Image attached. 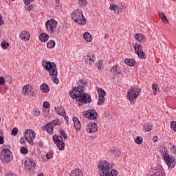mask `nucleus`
<instances>
[{"label":"nucleus","mask_w":176,"mask_h":176,"mask_svg":"<svg viewBox=\"0 0 176 176\" xmlns=\"http://www.w3.org/2000/svg\"><path fill=\"white\" fill-rule=\"evenodd\" d=\"M70 176H83V173L80 169L76 168L71 172Z\"/></svg>","instance_id":"nucleus-21"},{"label":"nucleus","mask_w":176,"mask_h":176,"mask_svg":"<svg viewBox=\"0 0 176 176\" xmlns=\"http://www.w3.org/2000/svg\"><path fill=\"white\" fill-rule=\"evenodd\" d=\"M20 38L22 39V41H24L25 42H28V41H30V38H31V35L30 34V32L25 30H23L21 32Z\"/></svg>","instance_id":"nucleus-16"},{"label":"nucleus","mask_w":176,"mask_h":176,"mask_svg":"<svg viewBox=\"0 0 176 176\" xmlns=\"http://www.w3.org/2000/svg\"><path fill=\"white\" fill-rule=\"evenodd\" d=\"M22 94H23V96L34 97V96H35V92L34 91V89H32V86L26 85L22 88Z\"/></svg>","instance_id":"nucleus-11"},{"label":"nucleus","mask_w":176,"mask_h":176,"mask_svg":"<svg viewBox=\"0 0 176 176\" xmlns=\"http://www.w3.org/2000/svg\"><path fill=\"white\" fill-rule=\"evenodd\" d=\"M21 153H23L24 155L28 153V148H27L26 147H21Z\"/></svg>","instance_id":"nucleus-43"},{"label":"nucleus","mask_w":176,"mask_h":176,"mask_svg":"<svg viewBox=\"0 0 176 176\" xmlns=\"http://www.w3.org/2000/svg\"><path fill=\"white\" fill-rule=\"evenodd\" d=\"M25 166L27 167L28 170H31L32 168H35L36 164H35V161L32 159H29L28 161L25 162Z\"/></svg>","instance_id":"nucleus-17"},{"label":"nucleus","mask_w":176,"mask_h":176,"mask_svg":"<svg viewBox=\"0 0 176 176\" xmlns=\"http://www.w3.org/2000/svg\"><path fill=\"white\" fill-rule=\"evenodd\" d=\"M168 148H170V150L173 152L174 155H176V146H174L171 144V143H169L168 145Z\"/></svg>","instance_id":"nucleus-36"},{"label":"nucleus","mask_w":176,"mask_h":176,"mask_svg":"<svg viewBox=\"0 0 176 176\" xmlns=\"http://www.w3.org/2000/svg\"><path fill=\"white\" fill-rule=\"evenodd\" d=\"M3 148H4V149H3L2 151H6L10 152V145L4 144Z\"/></svg>","instance_id":"nucleus-48"},{"label":"nucleus","mask_w":176,"mask_h":176,"mask_svg":"<svg viewBox=\"0 0 176 176\" xmlns=\"http://www.w3.org/2000/svg\"><path fill=\"white\" fill-rule=\"evenodd\" d=\"M73 122H74V127L77 131H79L80 130L82 125L80 124V121H79V119L78 118L74 116L73 117Z\"/></svg>","instance_id":"nucleus-18"},{"label":"nucleus","mask_w":176,"mask_h":176,"mask_svg":"<svg viewBox=\"0 0 176 176\" xmlns=\"http://www.w3.org/2000/svg\"><path fill=\"white\" fill-rule=\"evenodd\" d=\"M85 87L78 86L73 87L72 90L69 92L72 98L79 101L80 104H90L91 102V96L85 93Z\"/></svg>","instance_id":"nucleus-1"},{"label":"nucleus","mask_w":176,"mask_h":176,"mask_svg":"<svg viewBox=\"0 0 176 176\" xmlns=\"http://www.w3.org/2000/svg\"><path fill=\"white\" fill-rule=\"evenodd\" d=\"M35 132L32 129H27L25 132V138L30 145H34V138H35Z\"/></svg>","instance_id":"nucleus-10"},{"label":"nucleus","mask_w":176,"mask_h":176,"mask_svg":"<svg viewBox=\"0 0 176 176\" xmlns=\"http://www.w3.org/2000/svg\"><path fill=\"white\" fill-rule=\"evenodd\" d=\"M113 74L115 76H118V75H120V72H118V70H116V72H113Z\"/></svg>","instance_id":"nucleus-57"},{"label":"nucleus","mask_w":176,"mask_h":176,"mask_svg":"<svg viewBox=\"0 0 176 176\" xmlns=\"http://www.w3.org/2000/svg\"><path fill=\"white\" fill-rule=\"evenodd\" d=\"M82 115H83L84 118H87V119H89V110H88L87 111H84L82 113Z\"/></svg>","instance_id":"nucleus-49"},{"label":"nucleus","mask_w":176,"mask_h":176,"mask_svg":"<svg viewBox=\"0 0 176 176\" xmlns=\"http://www.w3.org/2000/svg\"><path fill=\"white\" fill-rule=\"evenodd\" d=\"M40 89L41 90V91H43V93H49V91H50V87L47 84L43 83L40 86Z\"/></svg>","instance_id":"nucleus-23"},{"label":"nucleus","mask_w":176,"mask_h":176,"mask_svg":"<svg viewBox=\"0 0 176 176\" xmlns=\"http://www.w3.org/2000/svg\"><path fill=\"white\" fill-rule=\"evenodd\" d=\"M38 176H44V175H43V173H38Z\"/></svg>","instance_id":"nucleus-64"},{"label":"nucleus","mask_w":176,"mask_h":176,"mask_svg":"<svg viewBox=\"0 0 176 176\" xmlns=\"http://www.w3.org/2000/svg\"><path fill=\"white\" fill-rule=\"evenodd\" d=\"M80 83H81V85H78V86H82L83 87H85V86H86L87 85V82L86 81H85V80H81L80 81Z\"/></svg>","instance_id":"nucleus-52"},{"label":"nucleus","mask_w":176,"mask_h":176,"mask_svg":"<svg viewBox=\"0 0 176 176\" xmlns=\"http://www.w3.org/2000/svg\"><path fill=\"white\" fill-rule=\"evenodd\" d=\"M3 140H5V138H3V136H0V145L3 144Z\"/></svg>","instance_id":"nucleus-56"},{"label":"nucleus","mask_w":176,"mask_h":176,"mask_svg":"<svg viewBox=\"0 0 176 176\" xmlns=\"http://www.w3.org/2000/svg\"><path fill=\"white\" fill-rule=\"evenodd\" d=\"M98 168L100 176H118V170L116 169L111 170V168H113V164H111L107 161L99 163Z\"/></svg>","instance_id":"nucleus-2"},{"label":"nucleus","mask_w":176,"mask_h":176,"mask_svg":"<svg viewBox=\"0 0 176 176\" xmlns=\"http://www.w3.org/2000/svg\"><path fill=\"white\" fill-rule=\"evenodd\" d=\"M43 116H44V118H50V114L49 113V111L43 110Z\"/></svg>","instance_id":"nucleus-41"},{"label":"nucleus","mask_w":176,"mask_h":176,"mask_svg":"<svg viewBox=\"0 0 176 176\" xmlns=\"http://www.w3.org/2000/svg\"><path fill=\"white\" fill-rule=\"evenodd\" d=\"M5 21L2 20V16L0 14V25H2V24H4Z\"/></svg>","instance_id":"nucleus-58"},{"label":"nucleus","mask_w":176,"mask_h":176,"mask_svg":"<svg viewBox=\"0 0 176 176\" xmlns=\"http://www.w3.org/2000/svg\"><path fill=\"white\" fill-rule=\"evenodd\" d=\"M64 117H65V119L68 122V120H69L68 116H67V115L65 114V115L64 116Z\"/></svg>","instance_id":"nucleus-62"},{"label":"nucleus","mask_w":176,"mask_h":176,"mask_svg":"<svg viewBox=\"0 0 176 176\" xmlns=\"http://www.w3.org/2000/svg\"><path fill=\"white\" fill-rule=\"evenodd\" d=\"M41 42H47L49 41V35L46 33H41L39 36Z\"/></svg>","instance_id":"nucleus-22"},{"label":"nucleus","mask_w":176,"mask_h":176,"mask_svg":"<svg viewBox=\"0 0 176 176\" xmlns=\"http://www.w3.org/2000/svg\"><path fill=\"white\" fill-rule=\"evenodd\" d=\"M20 142H21V144H24V142H25V141L24 140L23 138H21L20 139Z\"/></svg>","instance_id":"nucleus-60"},{"label":"nucleus","mask_w":176,"mask_h":176,"mask_svg":"<svg viewBox=\"0 0 176 176\" xmlns=\"http://www.w3.org/2000/svg\"><path fill=\"white\" fill-rule=\"evenodd\" d=\"M54 46H56V41H54V40H50L47 43V47H48V49H53Z\"/></svg>","instance_id":"nucleus-31"},{"label":"nucleus","mask_w":176,"mask_h":176,"mask_svg":"<svg viewBox=\"0 0 176 176\" xmlns=\"http://www.w3.org/2000/svg\"><path fill=\"white\" fill-rule=\"evenodd\" d=\"M86 129L87 133H90L91 134L93 133H97V131H98V126L96 122H89L87 125Z\"/></svg>","instance_id":"nucleus-14"},{"label":"nucleus","mask_w":176,"mask_h":176,"mask_svg":"<svg viewBox=\"0 0 176 176\" xmlns=\"http://www.w3.org/2000/svg\"><path fill=\"white\" fill-rule=\"evenodd\" d=\"M53 157V154L52 153H47L46 155V158L47 159H52Z\"/></svg>","instance_id":"nucleus-54"},{"label":"nucleus","mask_w":176,"mask_h":176,"mask_svg":"<svg viewBox=\"0 0 176 176\" xmlns=\"http://www.w3.org/2000/svg\"><path fill=\"white\" fill-rule=\"evenodd\" d=\"M50 124L54 127V126H60V124H61V122L58 120H54L52 122H50Z\"/></svg>","instance_id":"nucleus-34"},{"label":"nucleus","mask_w":176,"mask_h":176,"mask_svg":"<svg viewBox=\"0 0 176 176\" xmlns=\"http://www.w3.org/2000/svg\"><path fill=\"white\" fill-rule=\"evenodd\" d=\"M104 38L107 39V38H109V34H107L104 36Z\"/></svg>","instance_id":"nucleus-63"},{"label":"nucleus","mask_w":176,"mask_h":176,"mask_svg":"<svg viewBox=\"0 0 176 176\" xmlns=\"http://www.w3.org/2000/svg\"><path fill=\"white\" fill-rule=\"evenodd\" d=\"M98 93L99 94V99L97 102V105H102L105 102V96H107V92L101 88L98 89Z\"/></svg>","instance_id":"nucleus-13"},{"label":"nucleus","mask_w":176,"mask_h":176,"mask_svg":"<svg viewBox=\"0 0 176 176\" xmlns=\"http://www.w3.org/2000/svg\"><path fill=\"white\" fill-rule=\"evenodd\" d=\"M71 17L77 24H80V25H85L86 24V18L83 16V12L80 9L73 11Z\"/></svg>","instance_id":"nucleus-4"},{"label":"nucleus","mask_w":176,"mask_h":176,"mask_svg":"<svg viewBox=\"0 0 176 176\" xmlns=\"http://www.w3.org/2000/svg\"><path fill=\"white\" fill-rule=\"evenodd\" d=\"M45 27L49 34H56V28H57V21L54 19L47 21L45 23Z\"/></svg>","instance_id":"nucleus-8"},{"label":"nucleus","mask_w":176,"mask_h":176,"mask_svg":"<svg viewBox=\"0 0 176 176\" xmlns=\"http://www.w3.org/2000/svg\"><path fill=\"white\" fill-rule=\"evenodd\" d=\"M94 61H96V55L94 54L89 53L85 59V64L91 65V64H94Z\"/></svg>","instance_id":"nucleus-15"},{"label":"nucleus","mask_w":176,"mask_h":176,"mask_svg":"<svg viewBox=\"0 0 176 176\" xmlns=\"http://www.w3.org/2000/svg\"><path fill=\"white\" fill-rule=\"evenodd\" d=\"M170 127L173 131H176V122L175 121H172L170 122Z\"/></svg>","instance_id":"nucleus-42"},{"label":"nucleus","mask_w":176,"mask_h":176,"mask_svg":"<svg viewBox=\"0 0 176 176\" xmlns=\"http://www.w3.org/2000/svg\"><path fill=\"white\" fill-rule=\"evenodd\" d=\"M113 153L116 156V157H118V156H119L120 155V151H119V149H118V148H115L113 150Z\"/></svg>","instance_id":"nucleus-44"},{"label":"nucleus","mask_w":176,"mask_h":176,"mask_svg":"<svg viewBox=\"0 0 176 176\" xmlns=\"http://www.w3.org/2000/svg\"><path fill=\"white\" fill-rule=\"evenodd\" d=\"M97 118H98L97 111L94 109H89V120H97Z\"/></svg>","instance_id":"nucleus-19"},{"label":"nucleus","mask_w":176,"mask_h":176,"mask_svg":"<svg viewBox=\"0 0 176 176\" xmlns=\"http://www.w3.org/2000/svg\"><path fill=\"white\" fill-rule=\"evenodd\" d=\"M135 53L139 57V58H142V60L146 58V55L144 50H142V45L140 44H136L134 47Z\"/></svg>","instance_id":"nucleus-12"},{"label":"nucleus","mask_w":176,"mask_h":176,"mask_svg":"<svg viewBox=\"0 0 176 176\" xmlns=\"http://www.w3.org/2000/svg\"><path fill=\"white\" fill-rule=\"evenodd\" d=\"M124 63L129 67H134V65H135V60L134 59L126 58Z\"/></svg>","instance_id":"nucleus-25"},{"label":"nucleus","mask_w":176,"mask_h":176,"mask_svg":"<svg viewBox=\"0 0 176 176\" xmlns=\"http://www.w3.org/2000/svg\"><path fill=\"white\" fill-rule=\"evenodd\" d=\"M5 78L3 77H0V86H3L5 85Z\"/></svg>","instance_id":"nucleus-51"},{"label":"nucleus","mask_w":176,"mask_h":176,"mask_svg":"<svg viewBox=\"0 0 176 176\" xmlns=\"http://www.w3.org/2000/svg\"><path fill=\"white\" fill-rule=\"evenodd\" d=\"M116 71H118V66L117 65H113L111 67V72H115Z\"/></svg>","instance_id":"nucleus-53"},{"label":"nucleus","mask_w":176,"mask_h":176,"mask_svg":"<svg viewBox=\"0 0 176 176\" xmlns=\"http://www.w3.org/2000/svg\"><path fill=\"white\" fill-rule=\"evenodd\" d=\"M18 133H19V129L17 128H14L11 131L12 135H16V134H18Z\"/></svg>","instance_id":"nucleus-46"},{"label":"nucleus","mask_w":176,"mask_h":176,"mask_svg":"<svg viewBox=\"0 0 176 176\" xmlns=\"http://www.w3.org/2000/svg\"><path fill=\"white\" fill-rule=\"evenodd\" d=\"M43 67L44 69L49 72L50 76H51L54 83L58 85V78H57V67H56V63L52 62H43Z\"/></svg>","instance_id":"nucleus-3"},{"label":"nucleus","mask_w":176,"mask_h":176,"mask_svg":"<svg viewBox=\"0 0 176 176\" xmlns=\"http://www.w3.org/2000/svg\"><path fill=\"white\" fill-rule=\"evenodd\" d=\"M1 47L2 49H8L9 47V44L6 41L1 42Z\"/></svg>","instance_id":"nucleus-40"},{"label":"nucleus","mask_w":176,"mask_h":176,"mask_svg":"<svg viewBox=\"0 0 176 176\" xmlns=\"http://www.w3.org/2000/svg\"><path fill=\"white\" fill-rule=\"evenodd\" d=\"M83 37L86 41V42H91V41L93 40V37L91 36V34H90V33H89L88 32H86L84 33Z\"/></svg>","instance_id":"nucleus-27"},{"label":"nucleus","mask_w":176,"mask_h":176,"mask_svg":"<svg viewBox=\"0 0 176 176\" xmlns=\"http://www.w3.org/2000/svg\"><path fill=\"white\" fill-rule=\"evenodd\" d=\"M141 94V89L138 87L131 88L126 94V97L130 102H134L137 100L138 96Z\"/></svg>","instance_id":"nucleus-6"},{"label":"nucleus","mask_w":176,"mask_h":176,"mask_svg":"<svg viewBox=\"0 0 176 176\" xmlns=\"http://www.w3.org/2000/svg\"><path fill=\"white\" fill-rule=\"evenodd\" d=\"M161 153L168 168H174V167H175V157H170V155H168V151L166 147H162L161 148Z\"/></svg>","instance_id":"nucleus-5"},{"label":"nucleus","mask_w":176,"mask_h":176,"mask_svg":"<svg viewBox=\"0 0 176 176\" xmlns=\"http://www.w3.org/2000/svg\"><path fill=\"white\" fill-rule=\"evenodd\" d=\"M157 87H159V85H157L156 84H155L152 86V89L153 90V96H156V94H157L156 91H157V90H160V89Z\"/></svg>","instance_id":"nucleus-37"},{"label":"nucleus","mask_w":176,"mask_h":176,"mask_svg":"<svg viewBox=\"0 0 176 176\" xmlns=\"http://www.w3.org/2000/svg\"><path fill=\"white\" fill-rule=\"evenodd\" d=\"M134 38L135 39H136V41H138L139 42H142V41L145 39V36L142 34H135L134 35Z\"/></svg>","instance_id":"nucleus-28"},{"label":"nucleus","mask_w":176,"mask_h":176,"mask_svg":"<svg viewBox=\"0 0 176 176\" xmlns=\"http://www.w3.org/2000/svg\"><path fill=\"white\" fill-rule=\"evenodd\" d=\"M157 140H158L157 136H154L153 138V141H154V142H157Z\"/></svg>","instance_id":"nucleus-59"},{"label":"nucleus","mask_w":176,"mask_h":176,"mask_svg":"<svg viewBox=\"0 0 176 176\" xmlns=\"http://www.w3.org/2000/svg\"><path fill=\"white\" fill-rule=\"evenodd\" d=\"M44 128L45 129L46 131H47V133L49 134H53V130L54 129V126H53V125L50 124V123L46 124Z\"/></svg>","instance_id":"nucleus-24"},{"label":"nucleus","mask_w":176,"mask_h":176,"mask_svg":"<svg viewBox=\"0 0 176 176\" xmlns=\"http://www.w3.org/2000/svg\"><path fill=\"white\" fill-rule=\"evenodd\" d=\"M57 109H58L56 111L57 115H59L63 117H64V116L67 115V113H65V110L64 109V108L63 107H58L57 108Z\"/></svg>","instance_id":"nucleus-26"},{"label":"nucleus","mask_w":176,"mask_h":176,"mask_svg":"<svg viewBox=\"0 0 176 176\" xmlns=\"http://www.w3.org/2000/svg\"><path fill=\"white\" fill-rule=\"evenodd\" d=\"M35 0H23L25 5H27V7H25V10H28V12H31V10H33L34 6L32 4L30 5L31 2H34Z\"/></svg>","instance_id":"nucleus-20"},{"label":"nucleus","mask_w":176,"mask_h":176,"mask_svg":"<svg viewBox=\"0 0 176 176\" xmlns=\"http://www.w3.org/2000/svg\"><path fill=\"white\" fill-rule=\"evenodd\" d=\"M6 176H16V175L13 173H7Z\"/></svg>","instance_id":"nucleus-61"},{"label":"nucleus","mask_w":176,"mask_h":176,"mask_svg":"<svg viewBox=\"0 0 176 176\" xmlns=\"http://www.w3.org/2000/svg\"><path fill=\"white\" fill-rule=\"evenodd\" d=\"M134 141L138 145H141L142 142H144V139L140 136H138L134 139Z\"/></svg>","instance_id":"nucleus-33"},{"label":"nucleus","mask_w":176,"mask_h":176,"mask_svg":"<svg viewBox=\"0 0 176 176\" xmlns=\"http://www.w3.org/2000/svg\"><path fill=\"white\" fill-rule=\"evenodd\" d=\"M159 16H160V19L162 20V21L166 23V24H168V20L167 19V16H166V15H164V13L159 12Z\"/></svg>","instance_id":"nucleus-32"},{"label":"nucleus","mask_w":176,"mask_h":176,"mask_svg":"<svg viewBox=\"0 0 176 176\" xmlns=\"http://www.w3.org/2000/svg\"><path fill=\"white\" fill-rule=\"evenodd\" d=\"M33 115L34 116H39V115H41V111H39L38 109H36L33 112Z\"/></svg>","instance_id":"nucleus-47"},{"label":"nucleus","mask_w":176,"mask_h":176,"mask_svg":"<svg viewBox=\"0 0 176 176\" xmlns=\"http://www.w3.org/2000/svg\"><path fill=\"white\" fill-rule=\"evenodd\" d=\"M151 176H166V173H164V170L160 169L155 172Z\"/></svg>","instance_id":"nucleus-29"},{"label":"nucleus","mask_w":176,"mask_h":176,"mask_svg":"<svg viewBox=\"0 0 176 176\" xmlns=\"http://www.w3.org/2000/svg\"><path fill=\"white\" fill-rule=\"evenodd\" d=\"M60 134L61 137H63L64 140H67L68 138V135L65 133V131L64 129H60Z\"/></svg>","instance_id":"nucleus-35"},{"label":"nucleus","mask_w":176,"mask_h":176,"mask_svg":"<svg viewBox=\"0 0 176 176\" xmlns=\"http://www.w3.org/2000/svg\"><path fill=\"white\" fill-rule=\"evenodd\" d=\"M78 3L80 6H86L87 5V0H78Z\"/></svg>","instance_id":"nucleus-39"},{"label":"nucleus","mask_w":176,"mask_h":176,"mask_svg":"<svg viewBox=\"0 0 176 176\" xmlns=\"http://www.w3.org/2000/svg\"><path fill=\"white\" fill-rule=\"evenodd\" d=\"M153 125H152V124H146L144 126L143 130L144 131H151V130H153Z\"/></svg>","instance_id":"nucleus-30"},{"label":"nucleus","mask_w":176,"mask_h":176,"mask_svg":"<svg viewBox=\"0 0 176 176\" xmlns=\"http://www.w3.org/2000/svg\"><path fill=\"white\" fill-rule=\"evenodd\" d=\"M116 6V4H113V3L111 4V5H110V7H109L110 10H111V11H112V10H115Z\"/></svg>","instance_id":"nucleus-55"},{"label":"nucleus","mask_w":176,"mask_h":176,"mask_svg":"<svg viewBox=\"0 0 176 176\" xmlns=\"http://www.w3.org/2000/svg\"><path fill=\"white\" fill-rule=\"evenodd\" d=\"M53 141L60 151H64L65 148V144L63 141V137L59 135H54L53 136Z\"/></svg>","instance_id":"nucleus-9"},{"label":"nucleus","mask_w":176,"mask_h":176,"mask_svg":"<svg viewBox=\"0 0 176 176\" xmlns=\"http://www.w3.org/2000/svg\"><path fill=\"white\" fill-rule=\"evenodd\" d=\"M114 12H115V13H116V14H119V13L120 12V8L118 7V6H116V7L114 8Z\"/></svg>","instance_id":"nucleus-50"},{"label":"nucleus","mask_w":176,"mask_h":176,"mask_svg":"<svg viewBox=\"0 0 176 176\" xmlns=\"http://www.w3.org/2000/svg\"><path fill=\"white\" fill-rule=\"evenodd\" d=\"M104 63V61L100 60H98V63H96V65L98 68V69H102V67H104V65H102Z\"/></svg>","instance_id":"nucleus-38"},{"label":"nucleus","mask_w":176,"mask_h":176,"mask_svg":"<svg viewBox=\"0 0 176 176\" xmlns=\"http://www.w3.org/2000/svg\"><path fill=\"white\" fill-rule=\"evenodd\" d=\"M0 160L2 163H10L13 160V154L11 151H1L0 152Z\"/></svg>","instance_id":"nucleus-7"},{"label":"nucleus","mask_w":176,"mask_h":176,"mask_svg":"<svg viewBox=\"0 0 176 176\" xmlns=\"http://www.w3.org/2000/svg\"><path fill=\"white\" fill-rule=\"evenodd\" d=\"M43 108H45L46 109L50 108V103H49V102L45 101L43 102Z\"/></svg>","instance_id":"nucleus-45"}]
</instances>
